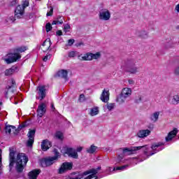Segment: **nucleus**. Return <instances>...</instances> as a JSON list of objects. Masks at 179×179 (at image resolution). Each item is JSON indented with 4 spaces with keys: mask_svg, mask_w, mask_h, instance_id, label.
<instances>
[{
    "mask_svg": "<svg viewBox=\"0 0 179 179\" xmlns=\"http://www.w3.org/2000/svg\"><path fill=\"white\" fill-rule=\"evenodd\" d=\"M149 135H150V130L149 129L141 130L137 133L138 138H146V136H149Z\"/></svg>",
    "mask_w": 179,
    "mask_h": 179,
    "instance_id": "nucleus-18",
    "label": "nucleus"
},
{
    "mask_svg": "<svg viewBox=\"0 0 179 179\" xmlns=\"http://www.w3.org/2000/svg\"><path fill=\"white\" fill-rule=\"evenodd\" d=\"M160 146H164V143H157L152 144L151 146V149H152L153 152H151L148 156H153V155H155V153H157V152H160V150H162V149H160L158 150H157V148H160Z\"/></svg>",
    "mask_w": 179,
    "mask_h": 179,
    "instance_id": "nucleus-14",
    "label": "nucleus"
},
{
    "mask_svg": "<svg viewBox=\"0 0 179 179\" xmlns=\"http://www.w3.org/2000/svg\"><path fill=\"white\" fill-rule=\"evenodd\" d=\"M110 17H111V14L108 10H105V11L99 13V19L101 20H110Z\"/></svg>",
    "mask_w": 179,
    "mask_h": 179,
    "instance_id": "nucleus-12",
    "label": "nucleus"
},
{
    "mask_svg": "<svg viewBox=\"0 0 179 179\" xmlns=\"http://www.w3.org/2000/svg\"><path fill=\"white\" fill-rule=\"evenodd\" d=\"M129 165L127 164V165H124V166H117L116 168V170H125V169H127V167H129Z\"/></svg>",
    "mask_w": 179,
    "mask_h": 179,
    "instance_id": "nucleus-41",
    "label": "nucleus"
},
{
    "mask_svg": "<svg viewBox=\"0 0 179 179\" xmlns=\"http://www.w3.org/2000/svg\"><path fill=\"white\" fill-rule=\"evenodd\" d=\"M15 127L12 125L6 126L5 131L6 134H10L12 131L15 132Z\"/></svg>",
    "mask_w": 179,
    "mask_h": 179,
    "instance_id": "nucleus-28",
    "label": "nucleus"
},
{
    "mask_svg": "<svg viewBox=\"0 0 179 179\" xmlns=\"http://www.w3.org/2000/svg\"><path fill=\"white\" fill-rule=\"evenodd\" d=\"M73 165L71 162H64L62 164L61 167L59 169V174H64L66 171L69 170H72Z\"/></svg>",
    "mask_w": 179,
    "mask_h": 179,
    "instance_id": "nucleus-10",
    "label": "nucleus"
},
{
    "mask_svg": "<svg viewBox=\"0 0 179 179\" xmlns=\"http://www.w3.org/2000/svg\"><path fill=\"white\" fill-rule=\"evenodd\" d=\"M120 150H122V148H120Z\"/></svg>",
    "mask_w": 179,
    "mask_h": 179,
    "instance_id": "nucleus-64",
    "label": "nucleus"
},
{
    "mask_svg": "<svg viewBox=\"0 0 179 179\" xmlns=\"http://www.w3.org/2000/svg\"><path fill=\"white\" fill-rule=\"evenodd\" d=\"M100 99L103 103H108L110 100V92L106 90H103Z\"/></svg>",
    "mask_w": 179,
    "mask_h": 179,
    "instance_id": "nucleus-15",
    "label": "nucleus"
},
{
    "mask_svg": "<svg viewBox=\"0 0 179 179\" xmlns=\"http://www.w3.org/2000/svg\"><path fill=\"white\" fill-rule=\"evenodd\" d=\"M76 45H84L83 42H79L78 43L76 44Z\"/></svg>",
    "mask_w": 179,
    "mask_h": 179,
    "instance_id": "nucleus-54",
    "label": "nucleus"
},
{
    "mask_svg": "<svg viewBox=\"0 0 179 179\" xmlns=\"http://www.w3.org/2000/svg\"><path fill=\"white\" fill-rule=\"evenodd\" d=\"M50 48H51V46H48V47L47 48V50H43V52H47V51L51 50V49H50Z\"/></svg>",
    "mask_w": 179,
    "mask_h": 179,
    "instance_id": "nucleus-53",
    "label": "nucleus"
},
{
    "mask_svg": "<svg viewBox=\"0 0 179 179\" xmlns=\"http://www.w3.org/2000/svg\"><path fill=\"white\" fill-rule=\"evenodd\" d=\"M35 135H36V130L29 129L27 134L29 139L27 142V146H28V148H31V146H33V143H34Z\"/></svg>",
    "mask_w": 179,
    "mask_h": 179,
    "instance_id": "nucleus-6",
    "label": "nucleus"
},
{
    "mask_svg": "<svg viewBox=\"0 0 179 179\" xmlns=\"http://www.w3.org/2000/svg\"><path fill=\"white\" fill-rule=\"evenodd\" d=\"M75 55H76L75 51H71V52H70L69 53V57L70 58H73V57H75Z\"/></svg>",
    "mask_w": 179,
    "mask_h": 179,
    "instance_id": "nucleus-47",
    "label": "nucleus"
},
{
    "mask_svg": "<svg viewBox=\"0 0 179 179\" xmlns=\"http://www.w3.org/2000/svg\"><path fill=\"white\" fill-rule=\"evenodd\" d=\"M51 106H52V108H53V110H55V108L54 107V103H52Z\"/></svg>",
    "mask_w": 179,
    "mask_h": 179,
    "instance_id": "nucleus-57",
    "label": "nucleus"
},
{
    "mask_svg": "<svg viewBox=\"0 0 179 179\" xmlns=\"http://www.w3.org/2000/svg\"><path fill=\"white\" fill-rule=\"evenodd\" d=\"M41 173V170L40 169H34L31 171H30L28 174L29 179H37V177H38V174Z\"/></svg>",
    "mask_w": 179,
    "mask_h": 179,
    "instance_id": "nucleus-17",
    "label": "nucleus"
},
{
    "mask_svg": "<svg viewBox=\"0 0 179 179\" xmlns=\"http://www.w3.org/2000/svg\"><path fill=\"white\" fill-rule=\"evenodd\" d=\"M0 164H2V150H0Z\"/></svg>",
    "mask_w": 179,
    "mask_h": 179,
    "instance_id": "nucleus-49",
    "label": "nucleus"
},
{
    "mask_svg": "<svg viewBox=\"0 0 179 179\" xmlns=\"http://www.w3.org/2000/svg\"><path fill=\"white\" fill-rule=\"evenodd\" d=\"M15 89H16V82L14 80H12L11 85L6 87V90L5 91V96L6 99H9V97H10V100L12 99Z\"/></svg>",
    "mask_w": 179,
    "mask_h": 179,
    "instance_id": "nucleus-4",
    "label": "nucleus"
},
{
    "mask_svg": "<svg viewBox=\"0 0 179 179\" xmlns=\"http://www.w3.org/2000/svg\"><path fill=\"white\" fill-rule=\"evenodd\" d=\"M106 107L109 111H111L112 110H114L115 105L114 103H107Z\"/></svg>",
    "mask_w": 179,
    "mask_h": 179,
    "instance_id": "nucleus-38",
    "label": "nucleus"
},
{
    "mask_svg": "<svg viewBox=\"0 0 179 179\" xmlns=\"http://www.w3.org/2000/svg\"><path fill=\"white\" fill-rule=\"evenodd\" d=\"M15 20H16L15 19L13 20V22H15Z\"/></svg>",
    "mask_w": 179,
    "mask_h": 179,
    "instance_id": "nucleus-62",
    "label": "nucleus"
},
{
    "mask_svg": "<svg viewBox=\"0 0 179 179\" xmlns=\"http://www.w3.org/2000/svg\"><path fill=\"white\" fill-rule=\"evenodd\" d=\"M137 36L140 37V38H148L149 35L146 31H140L137 32Z\"/></svg>",
    "mask_w": 179,
    "mask_h": 179,
    "instance_id": "nucleus-26",
    "label": "nucleus"
},
{
    "mask_svg": "<svg viewBox=\"0 0 179 179\" xmlns=\"http://www.w3.org/2000/svg\"><path fill=\"white\" fill-rule=\"evenodd\" d=\"M27 125L26 123H23L22 124H20L17 127V129H15V131L14 134H17L19 132H20V131H22V129H23V128H26Z\"/></svg>",
    "mask_w": 179,
    "mask_h": 179,
    "instance_id": "nucleus-30",
    "label": "nucleus"
},
{
    "mask_svg": "<svg viewBox=\"0 0 179 179\" xmlns=\"http://www.w3.org/2000/svg\"><path fill=\"white\" fill-rule=\"evenodd\" d=\"M85 94H81L79 97V101L82 102V101H85Z\"/></svg>",
    "mask_w": 179,
    "mask_h": 179,
    "instance_id": "nucleus-45",
    "label": "nucleus"
},
{
    "mask_svg": "<svg viewBox=\"0 0 179 179\" xmlns=\"http://www.w3.org/2000/svg\"><path fill=\"white\" fill-rule=\"evenodd\" d=\"M144 148H146V145L132 147L131 148H126L122 149V152L123 155H127V156H129V155H133L134 152H136V150H141V149H144Z\"/></svg>",
    "mask_w": 179,
    "mask_h": 179,
    "instance_id": "nucleus-9",
    "label": "nucleus"
},
{
    "mask_svg": "<svg viewBox=\"0 0 179 179\" xmlns=\"http://www.w3.org/2000/svg\"><path fill=\"white\" fill-rule=\"evenodd\" d=\"M15 20H16L15 19L13 20V22H15Z\"/></svg>",
    "mask_w": 179,
    "mask_h": 179,
    "instance_id": "nucleus-61",
    "label": "nucleus"
},
{
    "mask_svg": "<svg viewBox=\"0 0 179 179\" xmlns=\"http://www.w3.org/2000/svg\"><path fill=\"white\" fill-rule=\"evenodd\" d=\"M15 104H17V102H15Z\"/></svg>",
    "mask_w": 179,
    "mask_h": 179,
    "instance_id": "nucleus-63",
    "label": "nucleus"
},
{
    "mask_svg": "<svg viewBox=\"0 0 179 179\" xmlns=\"http://www.w3.org/2000/svg\"><path fill=\"white\" fill-rule=\"evenodd\" d=\"M178 132V129L177 128H174L173 130L171 131L167 136L165 138L166 142H170V141L173 140V138H175Z\"/></svg>",
    "mask_w": 179,
    "mask_h": 179,
    "instance_id": "nucleus-13",
    "label": "nucleus"
},
{
    "mask_svg": "<svg viewBox=\"0 0 179 179\" xmlns=\"http://www.w3.org/2000/svg\"><path fill=\"white\" fill-rule=\"evenodd\" d=\"M145 155H147L148 151H144Z\"/></svg>",
    "mask_w": 179,
    "mask_h": 179,
    "instance_id": "nucleus-60",
    "label": "nucleus"
},
{
    "mask_svg": "<svg viewBox=\"0 0 179 179\" xmlns=\"http://www.w3.org/2000/svg\"><path fill=\"white\" fill-rule=\"evenodd\" d=\"M99 148L95 146L94 145H92L89 148H87V153H90V155H93L96 150H97Z\"/></svg>",
    "mask_w": 179,
    "mask_h": 179,
    "instance_id": "nucleus-27",
    "label": "nucleus"
},
{
    "mask_svg": "<svg viewBox=\"0 0 179 179\" xmlns=\"http://www.w3.org/2000/svg\"><path fill=\"white\" fill-rule=\"evenodd\" d=\"M51 146H52V145L51 144L50 141H48V139L43 140L41 142V149L43 152L48 150Z\"/></svg>",
    "mask_w": 179,
    "mask_h": 179,
    "instance_id": "nucleus-16",
    "label": "nucleus"
},
{
    "mask_svg": "<svg viewBox=\"0 0 179 179\" xmlns=\"http://www.w3.org/2000/svg\"><path fill=\"white\" fill-rule=\"evenodd\" d=\"M90 57L92 61V59H99L101 58V53L100 52H98L95 54L90 52Z\"/></svg>",
    "mask_w": 179,
    "mask_h": 179,
    "instance_id": "nucleus-25",
    "label": "nucleus"
},
{
    "mask_svg": "<svg viewBox=\"0 0 179 179\" xmlns=\"http://www.w3.org/2000/svg\"><path fill=\"white\" fill-rule=\"evenodd\" d=\"M19 0H13L10 3V6H16Z\"/></svg>",
    "mask_w": 179,
    "mask_h": 179,
    "instance_id": "nucleus-43",
    "label": "nucleus"
},
{
    "mask_svg": "<svg viewBox=\"0 0 179 179\" xmlns=\"http://www.w3.org/2000/svg\"><path fill=\"white\" fill-rule=\"evenodd\" d=\"M45 107L47 106L44 103H42L38 106L37 109V115L40 118H41V117H43L44 114H45V112L47 111V109L45 108Z\"/></svg>",
    "mask_w": 179,
    "mask_h": 179,
    "instance_id": "nucleus-11",
    "label": "nucleus"
},
{
    "mask_svg": "<svg viewBox=\"0 0 179 179\" xmlns=\"http://www.w3.org/2000/svg\"><path fill=\"white\" fill-rule=\"evenodd\" d=\"M82 147L78 148H77V152H82Z\"/></svg>",
    "mask_w": 179,
    "mask_h": 179,
    "instance_id": "nucleus-55",
    "label": "nucleus"
},
{
    "mask_svg": "<svg viewBox=\"0 0 179 179\" xmlns=\"http://www.w3.org/2000/svg\"><path fill=\"white\" fill-rule=\"evenodd\" d=\"M69 157H73V159H78L79 157V155H78V152H76L75 150L71 152V155H70Z\"/></svg>",
    "mask_w": 179,
    "mask_h": 179,
    "instance_id": "nucleus-37",
    "label": "nucleus"
},
{
    "mask_svg": "<svg viewBox=\"0 0 179 179\" xmlns=\"http://www.w3.org/2000/svg\"><path fill=\"white\" fill-rule=\"evenodd\" d=\"M27 50V47L26 46H21L14 49L13 52H10L7 55V57L4 59L5 62L8 64L16 62V61L22 58V56L20 55L21 52H24Z\"/></svg>",
    "mask_w": 179,
    "mask_h": 179,
    "instance_id": "nucleus-2",
    "label": "nucleus"
},
{
    "mask_svg": "<svg viewBox=\"0 0 179 179\" xmlns=\"http://www.w3.org/2000/svg\"><path fill=\"white\" fill-rule=\"evenodd\" d=\"M17 71V66H13L10 69H6L5 71L6 76H10V75H13L15 72Z\"/></svg>",
    "mask_w": 179,
    "mask_h": 179,
    "instance_id": "nucleus-19",
    "label": "nucleus"
},
{
    "mask_svg": "<svg viewBox=\"0 0 179 179\" xmlns=\"http://www.w3.org/2000/svg\"><path fill=\"white\" fill-rule=\"evenodd\" d=\"M122 159H124V152H122V154H120L118 155L117 162L120 163V162H121V160H122Z\"/></svg>",
    "mask_w": 179,
    "mask_h": 179,
    "instance_id": "nucleus-40",
    "label": "nucleus"
},
{
    "mask_svg": "<svg viewBox=\"0 0 179 179\" xmlns=\"http://www.w3.org/2000/svg\"><path fill=\"white\" fill-rule=\"evenodd\" d=\"M52 44V43H51V39H50V38H48L43 41L42 45H51Z\"/></svg>",
    "mask_w": 179,
    "mask_h": 179,
    "instance_id": "nucleus-36",
    "label": "nucleus"
},
{
    "mask_svg": "<svg viewBox=\"0 0 179 179\" xmlns=\"http://www.w3.org/2000/svg\"><path fill=\"white\" fill-rule=\"evenodd\" d=\"M9 152L10 171H12V169H13V166H15V170L17 173H23V170H24V166H26L29 162V158L27 156H26V154L24 153H18L17 158H15L16 151H15V148L13 147L9 148Z\"/></svg>",
    "mask_w": 179,
    "mask_h": 179,
    "instance_id": "nucleus-1",
    "label": "nucleus"
},
{
    "mask_svg": "<svg viewBox=\"0 0 179 179\" xmlns=\"http://www.w3.org/2000/svg\"><path fill=\"white\" fill-rule=\"evenodd\" d=\"M90 114L92 117H94V115H97V114H99V108L98 107L92 108L91 109Z\"/></svg>",
    "mask_w": 179,
    "mask_h": 179,
    "instance_id": "nucleus-29",
    "label": "nucleus"
},
{
    "mask_svg": "<svg viewBox=\"0 0 179 179\" xmlns=\"http://www.w3.org/2000/svg\"><path fill=\"white\" fill-rule=\"evenodd\" d=\"M141 101H142V96L139 95L138 96V98H136L134 100V103H136V104H139V103H141Z\"/></svg>",
    "mask_w": 179,
    "mask_h": 179,
    "instance_id": "nucleus-39",
    "label": "nucleus"
},
{
    "mask_svg": "<svg viewBox=\"0 0 179 179\" xmlns=\"http://www.w3.org/2000/svg\"><path fill=\"white\" fill-rule=\"evenodd\" d=\"M120 94H122L123 96L127 99V97H129V96L132 94V90L130 88H124Z\"/></svg>",
    "mask_w": 179,
    "mask_h": 179,
    "instance_id": "nucleus-21",
    "label": "nucleus"
},
{
    "mask_svg": "<svg viewBox=\"0 0 179 179\" xmlns=\"http://www.w3.org/2000/svg\"><path fill=\"white\" fill-rule=\"evenodd\" d=\"M43 61H44V62H47V61H48V55L45 56Z\"/></svg>",
    "mask_w": 179,
    "mask_h": 179,
    "instance_id": "nucleus-50",
    "label": "nucleus"
},
{
    "mask_svg": "<svg viewBox=\"0 0 179 179\" xmlns=\"http://www.w3.org/2000/svg\"><path fill=\"white\" fill-rule=\"evenodd\" d=\"M55 159V157H52L44 158L43 159H41L40 162L41 166H42V167H48L50 166H52V164L55 163V162H57Z\"/></svg>",
    "mask_w": 179,
    "mask_h": 179,
    "instance_id": "nucleus-5",
    "label": "nucleus"
},
{
    "mask_svg": "<svg viewBox=\"0 0 179 179\" xmlns=\"http://www.w3.org/2000/svg\"><path fill=\"white\" fill-rule=\"evenodd\" d=\"M159 115H160V112H155L150 115V120L152 122H157V120H159Z\"/></svg>",
    "mask_w": 179,
    "mask_h": 179,
    "instance_id": "nucleus-22",
    "label": "nucleus"
},
{
    "mask_svg": "<svg viewBox=\"0 0 179 179\" xmlns=\"http://www.w3.org/2000/svg\"><path fill=\"white\" fill-rule=\"evenodd\" d=\"M73 148H64L62 150V153H63V155H68L69 157L72 155V152H73Z\"/></svg>",
    "mask_w": 179,
    "mask_h": 179,
    "instance_id": "nucleus-23",
    "label": "nucleus"
},
{
    "mask_svg": "<svg viewBox=\"0 0 179 179\" xmlns=\"http://www.w3.org/2000/svg\"><path fill=\"white\" fill-rule=\"evenodd\" d=\"M80 61H91L90 59V52L87 53L85 56L81 57Z\"/></svg>",
    "mask_w": 179,
    "mask_h": 179,
    "instance_id": "nucleus-34",
    "label": "nucleus"
},
{
    "mask_svg": "<svg viewBox=\"0 0 179 179\" xmlns=\"http://www.w3.org/2000/svg\"><path fill=\"white\" fill-rule=\"evenodd\" d=\"M37 94L38 96H36L38 100H43L45 98L47 92L45 90V86H38L36 89Z\"/></svg>",
    "mask_w": 179,
    "mask_h": 179,
    "instance_id": "nucleus-8",
    "label": "nucleus"
},
{
    "mask_svg": "<svg viewBox=\"0 0 179 179\" xmlns=\"http://www.w3.org/2000/svg\"><path fill=\"white\" fill-rule=\"evenodd\" d=\"M128 82L129 85H134V80H129Z\"/></svg>",
    "mask_w": 179,
    "mask_h": 179,
    "instance_id": "nucleus-52",
    "label": "nucleus"
},
{
    "mask_svg": "<svg viewBox=\"0 0 179 179\" xmlns=\"http://www.w3.org/2000/svg\"><path fill=\"white\" fill-rule=\"evenodd\" d=\"M53 153H54L55 156L52 157H55V161L57 162V160H58V159H59V157H61V154L59 153V152H58V150L57 148H55L53 150Z\"/></svg>",
    "mask_w": 179,
    "mask_h": 179,
    "instance_id": "nucleus-33",
    "label": "nucleus"
},
{
    "mask_svg": "<svg viewBox=\"0 0 179 179\" xmlns=\"http://www.w3.org/2000/svg\"><path fill=\"white\" fill-rule=\"evenodd\" d=\"M56 138H57V139H62V133L58 131L56 133Z\"/></svg>",
    "mask_w": 179,
    "mask_h": 179,
    "instance_id": "nucleus-44",
    "label": "nucleus"
},
{
    "mask_svg": "<svg viewBox=\"0 0 179 179\" xmlns=\"http://www.w3.org/2000/svg\"><path fill=\"white\" fill-rule=\"evenodd\" d=\"M59 17H57V20H58L59 22H60V21H61V19H59Z\"/></svg>",
    "mask_w": 179,
    "mask_h": 179,
    "instance_id": "nucleus-59",
    "label": "nucleus"
},
{
    "mask_svg": "<svg viewBox=\"0 0 179 179\" xmlns=\"http://www.w3.org/2000/svg\"><path fill=\"white\" fill-rule=\"evenodd\" d=\"M54 13V8L52 7H50V10L47 13V16H51Z\"/></svg>",
    "mask_w": 179,
    "mask_h": 179,
    "instance_id": "nucleus-42",
    "label": "nucleus"
},
{
    "mask_svg": "<svg viewBox=\"0 0 179 179\" xmlns=\"http://www.w3.org/2000/svg\"><path fill=\"white\" fill-rule=\"evenodd\" d=\"M30 5L29 0H22V6L18 5L15 10V17L22 19L24 15V8Z\"/></svg>",
    "mask_w": 179,
    "mask_h": 179,
    "instance_id": "nucleus-3",
    "label": "nucleus"
},
{
    "mask_svg": "<svg viewBox=\"0 0 179 179\" xmlns=\"http://www.w3.org/2000/svg\"><path fill=\"white\" fill-rule=\"evenodd\" d=\"M59 19H60V21H58L57 20H53L52 22V25L62 24L64 23V17H62V16H59Z\"/></svg>",
    "mask_w": 179,
    "mask_h": 179,
    "instance_id": "nucleus-32",
    "label": "nucleus"
},
{
    "mask_svg": "<svg viewBox=\"0 0 179 179\" xmlns=\"http://www.w3.org/2000/svg\"><path fill=\"white\" fill-rule=\"evenodd\" d=\"M56 36H62V30H57L56 31Z\"/></svg>",
    "mask_w": 179,
    "mask_h": 179,
    "instance_id": "nucleus-48",
    "label": "nucleus"
},
{
    "mask_svg": "<svg viewBox=\"0 0 179 179\" xmlns=\"http://www.w3.org/2000/svg\"><path fill=\"white\" fill-rule=\"evenodd\" d=\"M57 76L62 78L65 80H68V71L66 70L59 71L57 73Z\"/></svg>",
    "mask_w": 179,
    "mask_h": 179,
    "instance_id": "nucleus-20",
    "label": "nucleus"
},
{
    "mask_svg": "<svg viewBox=\"0 0 179 179\" xmlns=\"http://www.w3.org/2000/svg\"><path fill=\"white\" fill-rule=\"evenodd\" d=\"M125 100H127V98L123 96L122 94H119L116 99V101L119 104H124V103H125Z\"/></svg>",
    "mask_w": 179,
    "mask_h": 179,
    "instance_id": "nucleus-24",
    "label": "nucleus"
},
{
    "mask_svg": "<svg viewBox=\"0 0 179 179\" xmlns=\"http://www.w3.org/2000/svg\"><path fill=\"white\" fill-rule=\"evenodd\" d=\"M176 29L179 30V25L176 26Z\"/></svg>",
    "mask_w": 179,
    "mask_h": 179,
    "instance_id": "nucleus-58",
    "label": "nucleus"
},
{
    "mask_svg": "<svg viewBox=\"0 0 179 179\" xmlns=\"http://www.w3.org/2000/svg\"><path fill=\"white\" fill-rule=\"evenodd\" d=\"M64 29L65 30H67L68 29H71V26H69V24H66V26H64Z\"/></svg>",
    "mask_w": 179,
    "mask_h": 179,
    "instance_id": "nucleus-51",
    "label": "nucleus"
},
{
    "mask_svg": "<svg viewBox=\"0 0 179 179\" xmlns=\"http://www.w3.org/2000/svg\"><path fill=\"white\" fill-rule=\"evenodd\" d=\"M45 29L46 32L49 33V31H51L52 30V26L51 25V23L48 22L45 25Z\"/></svg>",
    "mask_w": 179,
    "mask_h": 179,
    "instance_id": "nucleus-35",
    "label": "nucleus"
},
{
    "mask_svg": "<svg viewBox=\"0 0 179 179\" xmlns=\"http://www.w3.org/2000/svg\"><path fill=\"white\" fill-rule=\"evenodd\" d=\"M148 128H151V129H153V124L150 125Z\"/></svg>",
    "mask_w": 179,
    "mask_h": 179,
    "instance_id": "nucleus-56",
    "label": "nucleus"
},
{
    "mask_svg": "<svg viewBox=\"0 0 179 179\" xmlns=\"http://www.w3.org/2000/svg\"><path fill=\"white\" fill-rule=\"evenodd\" d=\"M172 104L174 106H177V104H179V96L178 95H174L173 96L172 101H171Z\"/></svg>",
    "mask_w": 179,
    "mask_h": 179,
    "instance_id": "nucleus-31",
    "label": "nucleus"
},
{
    "mask_svg": "<svg viewBox=\"0 0 179 179\" xmlns=\"http://www.w3.org/2000/svg\"><path fill=\"white\" fill-rule=\"evenodd\" d=\"M127 72H129V73H136L138 72V67L132 66L135 65V60L132 59L127 60Z\"/></svg>",
    "mask_w": 179,
    "mask_h": 179,
    "instance_id": "nucleus-7",
    "label": "nucleus"
},
{
    "mask_svg": "<svg viewBox=\"0 0 179 179\" xmlns=\"http://www.w3.org/2000/svg\"><path fill=\"white\" fill-rule=\"evenodd\" d=\"M75 43V39H69L68 44L69 45H73V43Z\"/></svg>",
    "mask_w": 179,
    "mask_h": 179,
    "instance_id": "nucleus-46",
    "label": "nucleus"
}]
</instances>
